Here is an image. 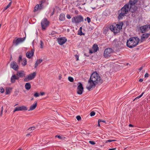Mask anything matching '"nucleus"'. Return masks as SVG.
I'll use <instances>...</instances> for the list:
<instances>
[{
    "instance_id": "c756f323",
    "label": "nucleus",
    "mask_w": 150,
    "mask_h": 150,
    "mask_svg": "<svg viewBox=\"0 0 150 150\" xmlns=\"http://www.w3.org/2000/svg\"><path fill=\"white\" fill-rule=\"evenodd\" d=\"M144 92H143L141 94V95H140V96H138L136 98H135L134 100H134H137V99H139V98H140L143 95V94H144Z\"/></svg>"
},
{
    "instance_id": "a19ab883",
    "label": "nucleus",
    "mask_w": 150,
    "mask_h": 150,
    "mask_svg": "<svg viewBox=\"0 0 150 150\" xmlns=\"http://www.w3.org/2000/svg\"><path fill=\"white\" fill-rule=\"evenodd\" d=\"M116 140H111V139H109V140H107L106 141V143H107L108 142H114V141H116Z\"/></svg>"
},
{
    "instance_id": "412c9836",
    "label": "nucleus",
    "mask_w": 150,
    "mask_h": 150,
    "mask_svg": "<svg viewBox=\"0 0 150 150\" xmlns=\"http://www.w3.org/2000/svg\"><path fill=\"white\" fill-rule=\"evenodd\" d=\"M37 105V104H33L30 106L29 109L28 110V111H30L34 110L36 108Z\"/></svg>"
},
{
    "instance_id": "c9c22d12",
    "label": "nucleus",
    "mask_w": 150,
    "mask_h": 150,
    "mask_svg": "<svg viewBox=\"0 0 150 150\" xmlns=\"http://www.w3.org/2000/svg\"><path fill=\"white\" fill-rule=\"evenodd\" d=\"M56 34V33L55 32L53 31L50 34V35L52 36V37H54L55 36V35Z\"/></svg>"
},
{
    "instance_id": "bb28decb",
    "label": "nucleus",
    "mask_w": 150,
    "mask_h": 150,
    "mask_svg": "<svg viewBox=\"0 0 150 150\" xmlns=\"http://www.w3.org/2000/svg\"><path fill=\"white\" fill-rule=\"evenodd\" d=\"M52 10V12L50 14V16H52L53 15L54 12L55 11V9L54 8H51L50 11H51Z\"/></svg>"
},
{
    "instance_id": "423d86ee",
    "label": "nucleus",
    "mask_w": 150,
    "mask_h": 150,
    "mask_svg": "<svg viewBox=\"0 0 150 150\" xmlns=\"http://www.w3.org/2000/svg\"><path fill=\"white\" fill-rule=\"evenodd\" d=\"M114 52V50L111 48L106 49L104 52V57L106 58H108L111 56V54Z\"/></svg>"
},
{
    "instance_id": "6e6d98bb",
    "label": "nucleus",
    "mask_w": 150,
    "mask_h": 150,
    "mask_svg": "<svg viewBox=\"0 0 150 150\" xmlns=\"http://www.w3.org/2000/svg\"><path fill=\"white\" fill-rule=\"evenodd\" d=\"M143 67H141L139 69V70L140 71L141 70H142V69H143Z\"/></svg>"
},
{
    "instance_id": "ea45409f",
    "label": "nucleus",
    "mask_w": 150,
    "mask_h": 150,
    "mask_svg": "<svg viewBox=\"0 0 150 150\" xmlns=\"http://www.w3.org/2000/svg\"><path fill=\"white\" fill-rule=\"evenodd\" d=\"M0 92L2 93H3L4 92V89L2 87L0 88Z\"/></svg>"
},
{
    "instance_id": "473e14b6",
    "label": "nucleus",
    "mask_w": 150,
    "mask_h": 150,
    "mask_svg": "<svg viewBox=\"0 0 150 150\" xmlns=\"http://www.w3.org/2000/svg\"><path fill=\"white\" fill-rule=\"evenodd\" d=\"M35 127H29L28 130L29 131H31L34 130L35 129Z\"/></svg>"
},
{
    "instance_id": "cd10ccee",
    "label": "nucleus",
    "mask_w": 150,
    "mask_h": 150,
    "mask_svg": "<svg viewBox=\"0 0 150 150\" xmlns=\"http://www.w3.org/2000/svg\"><path fill=\"white\" fill-rule=\"evenodd\" d=\"M23 63H22V64L23 66H25L27 64V60L25 58H23Z\"/></svg>"
},
{
    "instance_id": "3c124183",
    "label": "nucleus",
    "mask_w": 150,
    "mask_h": 150,
    "mask_svg": "<svg viewBox=\"0 0 150 150\" xmlns=\"http://www.w3.org/2000/svg\"><path fill=\"white\" fill-rule=\"evenodd\" d=\"M139 81L140 82H142L143 81V79H140L139 80Z\"/></svg>"
},
{
    "instance_id": "ddd939ff",
    "label": "nucleus",
    "mask_w": 150,
    "mask_h": 150,
    "mask_svg": "<svg viewBox=\"0 0 150 150\" xmlns=\"http://www.w3.org/2000/svg\"><path fill=\"white\" fill-rule=\"evenodd\" d=\"M149 25H146L140 27L139 29L142 33H145L150 28Z\"/></svg>"
},
{
    "instance_id": "f8f14e48",
    "label": "nucleus",
    "mask_w": 150,
    "mask_h": 150,
    "mask_svg": "<svg viewBox=\"0 0 150 150\" xmlns=\"http://www.w3.org/2000/svg\"><path fill=\"white\" fill-rule=\"evenodd\" d=\"M10 67L13 69L15 71H17L19 67L17 63L15 61L12 62L10 64Z\"/></svg>"
},
{
    "instance_id": "bf43d9fd",
    "label": "nucleus",
    "mask_w": 150,
    "mask_h": 150,
    "mask_svg": "<svg viewBox=\"0 0 150 150\" xmlns=\"http://www.w3.org/2000/svg\"><path fill=\"white\" fill-rule=\"evenodd\" d=\"M19 77L17 76L16 75V80H18L19 79Z\"/></svg>"
},
{
    "instance_id": "b1692460",
    "label": "nucleus",
    "mask_w": 150,
    "mask_h": 150,
    "mask_svg": "<svg viewBox=\"0 0 150 150\" xmlns=\"http://www.w3.org/2000/svg\"><path fill=\"white\" fill-rule=\"evenodd\" d=\"M31 85L29 83H26L25 85V88L27 90H29L31 88Z\"/></svg>"
},
{
    "instance_id": "dca6fc26",
    "label": "nucleus",
    "mask_w": 150,
    "mask_h": 150,
    "mask_svg": "<svg viewBox=\"0 0 150 150\" xmlns=\"http://www.w3.org/2000/svg\"><path fill=\"white\" fill-rule=\"evenodd\" d=\"M150 35L149 33L143 34L141 37L140 41L141 42H143L145 40V38H147Z\"/></svg>"
},
{
    "instance_id": "a211bd4d",
    "label": "nucleus",
    "mask_w": 150,
    "mask_h": 150,
    "mask_svg": "<svg viewBox=\"0 0 150 150\" xmlns=\"http://www.w3.org/2000/svg\"><path fill=\"white\" fill-rule=\"evenodd\" d=\"M92 49L93 50V51L90 50V52L91 53L97 52L98 50V47L97 45L95 44H94L93 46Z\"/></svg>"
},
{
    "instance_id": "49530a36",
    "label": "nucleus",
    "mask_w": 150,
    "mask_h": 150,
    "mask_svg": "<svg viewBox=\"0 0 150 150\" xmlns=\"http://www.w3.org/2000/svg\"><path fill=\"white\" fill-rule=\"evenodd\" d=\"M98 121H99V122H105V120H101V119H99Z\"/></svg>"
},
{
    "instance_id": "13d9d810",
    "label": "nucleus",
    "mask_w": 150,
    "mask_h": 150,
    "mask_svg": "<svg viewBox=\"0 0 150 150\" xmlns=\"http://www.w3.org/2000/svg\"><path fill=\"white\" fill-rule=\"evenodd\" d=\"M62 78V76L61 75H59V80H60Z\"/></svg>"
},
{
    "instance_id": "c85d7f7f",
    "label": "nucleus",
    "mask_w": 150,
    "mask_h": 150,
    "mask_svg": "<svg viewBox=\"0 0 150 150\" xmlns=\"http://www.w3.org/2000/svg\"><path fill=\"white\" fill-rule=\"evenodd\" d=\"M78 35H79L81 36L83 35H84V34L83 33L82 31V30H78Z\"/></svg>"
},
{
    "instance_id": "58836bf2",
    "label": "nucleus",
    "mask_w": 150,
    "mask_h": 150,
    "mask_svg": "<svg viewBox=\"0 0 150 150\" xmlns=\"http://www.w3.org/2000/svg\"><path fill=\"white\" fill-rule=\"evenodd\" d=\"M86 20H87L88 22V23H89L91 22V19L89 17H87L85 19V20L86 21Z\"/></svg>"
},
{
    "instance_id": "603ef678",
    "label": "nucleus",
    "mask_w": 150,
    "mask_h": 150,
    "mask_svg": "<svg viewBox=\"0 0 150 150\" xmlns=\"http://www.w3.org/2000/svg\"><path fill=\"white\" fill-rule=\"evenodd\" d=\"M6 94H9V91L7 90H6Z\"/></svg>"
},
{
    "instance_id": "0eeeda50",
    "label": "nucleus",
    "mask_w": 150,
    "mask_h": 150,
    "mask_svg": "<svg viewBox=\"0 0 150 150\" xmlns=\"http://www.w3.org/2000/svg\"><path fill=\"white\" fill-rule=\"evenodd\" d=\"M49 25V22L46 18H43L41 22V25L42 30H45Z\"/></svg>"
},
{
    "instance_id": "9b49d317",
    "label": "nucleus",
    "mask_w": 150,
    "mask_h": 150,
    "mask_svg": "<svg viewBox=\"0 0 150 150\" xmlns=\"http://www.w3.org/2000/svg\"><path fill=\"white\" fill-rule=\"evenodd\" d=\"M28 110V108L26 106H19L15 108V109L13 111V112L14 113L16 111H26Z\"/></svg>"
},
{
    "instance_id": "864d4df0",
    "label": "nucleus",
    "mask_w": 150,
    "mask_h": 150,
    "mask_svg": "<svg viewBox=\"0 0 150 150\" xmlns=\"http://www.w3.org/2000/svg\"><path fill=\"white\" fill-rule=\"evenodd\" d=\"M40 94L41 96H43L45 94V93L44 92H41L40 93Z\"/></svg>"
},
{
    "instance_id": "4be33fe9",
    "label": "nucleus",
    "mask_w": 150,
    "mask_h": 150,
    "mask_svg": "<svg viewBox=\"0 0 150 150\" xmlns=\"http://www.w3.org/2000/svg\"><path fill=\"white\" fill-rule=\"evenodd\" d=\"M41 10V9H40V8L39 5L38 4H37L34 7L33 11L34 12H35Z\"/></svg>"
},
{
    "instance_id": "2f4dec72",
    "label": "nucleus",
    "mask_w": 150,
    "mask_h": 150,
    "mask_svg": "<svg viewBox=\"0 0 150 150\" xmlns=\"http://www.w3.org/2000/svg\"><path fill=\"white\" fill-rule=\"evenodd\" d=\"M68 80L71 82H72L74 81V79L71 76H69L68 78Z\"/></svg>"
},
{
    "instance_id": "aec40b11",
    "label": "nucleus",
    "mask_w": 150,
    "mask_h": 150,
    "mask_svg": "<svg viewBox=\"0 0 150 150\" xmlns=\"http://www.w3.org/2000/svg\"><path fill=\"white\" fill-rule=\"evenodd\" d=\"M42 61V60L41 59H38L35 63L34 68H36L38 66V65L41 63Z\"/></svg>"
},
{
    "instance_id": "de8ad7c7",
    "label": "nucleus",
    "mask_w": 150,
    "mask_h": 150,
    "mask_svg": "<svg viewBox=\"0 0 150 150\" xmlns=\"http://www.w3.org/2000/svg\"><path fill=\"white\" fill-rule=\"evenodd\" d=\"M67 18L69 19H70L71 18V17L70 16V15L69 14H67Z\"/></svg>"
},
{
    "instance_id": "1a4fd4ad",
    "label": "nucleus",
    "mask_w": 150,
    "mask_h": 150,
    "mask_svg": "<svg viewBox=\"0 0 150 150\" xmlns=\"http://www.w3.org/2000/svg\"><path fill=\"white\" fill-rule=\"evenodd\" d=\"M36 76V73L35 72H34L33 73L28 75L27 77L24 79L25 81H28L29 80H30L34 79Z\"/></svg>"
},
{
    "instance_id": "e2e57ef3",
    "label": "nucleus",
    "mask_w": 150,
    "mask_h": 150,
    "mask_svg": "<svg viewBox=\"0 0 150 150\" xmlns=\"http://www.w3.org/2000/svg\"><path fill=\"white\" fill-rule=\"evenodd\" d=\"M129 126L130 127H133V125H132L131 124H129Z\"/></svg>"
},
{
    "instance_id": "20e7f679",
    "label": "nucleus",
    "mask_w": 150,
    "mask_h": 150,
    "mask_svg": "<svg viewBox=\"0 0 150 150\" xmlns=\"http://www.w3.org/2000/svg\"><path fill=\"white\" fill-rule=\"evenodd\" d=\"M123 25L122 23H120L119 24H113L110 26V29L114 33H117L120 32Z\"/></svg>"
},
{
    "instance_id": "09e8293b",
    "label": "nucleus",
    "mask_w": 150,
    "mask_h": 150,
    "mask_svg": "<svg viewBox=\"0 0 150 150\" xmlns=\"http://www.w3.org/2000/svg\"><path fill=\"white\" fill-rule=\"evenodd\" d=\"M45 2L46 1L45 0H42L41 1L40 3L44 4Z\"/></svg>"
},
{
    "instance_id": "338daca9",
    "label": "nucleus",
    "mask_w": 150,
    "mask_h": 150,
    "mask_svg": "<svg viewBox=\"0 0 150 150\" xmlns=\"http://www.w3.org/2000/svg\"><path fill=\"white\" fill-rule=\"evenodd\" d=\"M18 150H22V149L21 148H19Z\"/></svg>"
},
{
    "instance_id": "2eb2a0df",
    "label": "nucleus",
    "mask_w": 150,
    "mask_h": 150,
    "mask_svg": "<svg viewBox=\"0 0 150 150\" xmlns=\"http://www.w3.org/2000/svg\"><path fill=\"white\" fill-rule=\"evenodd\" d=\"M34 50L32 49L30 51L27 52L26 54V56L28 58H31L33 55L34 53Z\"/></svg>"
},
{
    "instance_id": "79ce46f5",
    "label": "nucleus",
    "mask_w": 150,
    "mask_h": 150,
    "mask_svg": "<svg viewBox=\"0 0 150 150\" xmlns=\"http://www.w3.org/2000/svg\"><path fill=\"white\" fill-rule=\"evenodd\" d=\"M90 114L91 116H93L95 115V113L94 112L92 111L90 113Z\"/></svg>"
},
{
    "instance_id": "c03bdc74",
    "label": "nucleus",
    "mask_w": 150,
    "mask_h": 150,
    "mask_svg": "<svg viewBox=\"0 0 150 150\" xmlns=\"http://www.w3.org/2000/svg\"><path fill=\"white\" fill-rule=\"evenodd\" d=\"M75 56L76 59V60L78 61L79 60V55L76 54L75 55Z\"/></svg>"
},
{
    "instance_id": "7c9ffc66",
    "label": "nucleus",
    "mask_w": 150,
    "mask_h": 150,
    "mask_svg": "<svg viewBox=\"0 0 150 150\" xmlns=\"http://www.w3.org/2000/svg\"><path fill=\"white\" fill-rule=\"evenodd\" d=\"M57 137L60 139H64V137L62 135H57Z\"/></svg>"
},
{
    "instance_id": "6ab92c4d",
    "label": "nucleus",
    "mask_w": 150,
    "mask_h": 150,
    "mask_svg": "<svg viewBox=\"0 0 150 150\" xmlns=\"http://www.w3.org/2000/svg\"><path fill=\"white\" fill-rule=\"evenodd\" d=\"M138 1V0H130L129 1L130 6H131L134 8V7H133L132 6L136 4Z\"/></svg>"
},
{
    "instance_id": "774afa93",
    "label": "nucleus",
    "mask_w": 150,
    "mask_h": 150,
    "mask_svg": "<svg viewBox=\"0 0 150 150\" xmlns=\"http://www.w3.org/2000/svg\"><path fill=\"white\" fill-rule=\"evenodd\" d=\"M18 104H16L14 105V106H16V105H18Z\"/></svg>"
},
{
    "instance_id": "393cba45",
    "label": "nucleus",
    "mask_w": 150,
    "mask_h": 150,
    "mask_svg": "<svg viewBox=\"0 0 150 150\" xmlns=\"http://www.w3.org/2000/svg\"><path fill=\"white\" fill-rule=\"evenodd\" d=\"M16 79V75H12L11 78V83H13L15 82Z\"/></svg>"
},
{
    "instance_id": "0e129e2a",
    "label": "nucleus",
    "mask_w": 150,
    "mask_h": 150,
    "mask_svg": "<svg viewBox=\"0 0 150 150\" xmlns=\"http://www.w3.org/2000/svg\"><path fill=\"white\" fill-rule=\"evenodd\" d=\"M82 27H81L79 29V30H82Z\"/></svg>"
},
{
    "instance_id": "f3484780",
    "label": "nucleus",
    "mask_w": 150,
    "mask_h": 150,
    "mask_svg": "<svg viewBox=\"0 0 150 150\" xmlns=\"http://www.w3.org/2000/svg\"><path fill=\"white\" fill-rule=\"evenodd\" d=\"M25 75V72L23 71H18L16 75L19 76L20 78H23L24 76Z\"/></svg>"
},
{
    "instance_id": "680f3d73",
    "label": "nucleus",
    "mask_w": 150,
    "mask_h": 150,
    "mask_svg": "<svg viewBox=\"0 0 150 150\" xmlns=\"http://www.w3.org/2000/svg\"><path fill=\"white\" fill-rule=\"evenodd\" d=\"M30 135V134H28L26 135V136L28 137Z\"/></svg>"
},
{
    "instance_id": "e433bc0d",
    "label": "nucleus",
    "mask_w": 150,
    "mask_h": 150,
    "mask_svg": "<svg viewBox=\"0 0 150 150\" xmlns=\"http://www.w3.org/2000/svg\"><path fill=\"white\" fill-rule=\"evenodd\" d=\"M39 5L41 9H43L44 7V4L41 3Z\"/></svg>"
},
{
    "instance_id": "5701e85b",
    "label": "nucleus",
    "mask_w": 150,
    "mask_h": 150,
    "mask_svg": "<svg viewBox=\"0 0 150 150\" xmlns=\"http://www.w3.org/2000/svg\"><path fill=\"white\" fill-rule=\"evenodd\" d=\"M59 20L60 21H63L65 19V15L63 13H61L59 17Z\"/></svg>"
},
{
    "instance_id": "f257e3e1",
    "label": "nucleus",
    "mask_w": 150,
    "mask_h": 150,
    "mask_svg": "<svg viewBox=\"0 0 150 150\" xmlns=\"http://www.w3.org/2000/svg\"><path fill=\"white\" fill-rule=\"evenodd\" d=\"M103 82V80L100 78L99 74L96 72L93 73L91 76L88 81L89 86L87 87V88L90 91L92 88L96 86V83L101 84Z\"/></svg>"
},
{
    "instance_id": "a878e982",
    "label": "nucleus",
    "mask_w": 150,
    "mask_h": 150,
    "mask_svg": "<svg viewBox=\"0 0 150 150\" xmlns=\"http://www.w3.org/2000/svg\"><path fill=\"white\" fill-rule=\"evenodd\" d=\"M12 3V1H11L9 4L7 6L5 7L4 10V11H5L8 8H9L10 7L11 4Z\"/></svg>"
},
{
    "instance_id": "4c0bfd02",
    "label": "nucleus",
    "mask_w": 150,
    "mask_h": 150,
    "mask_svg": "<svg viewBox=\"0 0 150 150\" xmlns=\"http://www.w3.org/2000/svg\"><path fill=\"white\" fill-rule=\"evenodd\" d=\"M34 96L36 97H39L40 96V94L36 92L34 94Z\"/></svg>"
},
{
    "instance_id": "39448f33",
    "label": "nucleus",
    "mask_w": 150,
    "mask_h": 150,
    "mask_svg": "<svg viewBox=\"0 0 150 150\" xmlns=\"http://www.w3.org/2000/svg\"><path fill=\"white\" fill-rule=\"evenodd\" d=\"M71 21L73 23L79 24L83 21V18L81 15L76 16L72 18Z\"/></svg>"
},
{
    "instance_id": "a18cd8bd",
    "label": "nucleus",
    "mask_w": 150,
    "mask_h": 150,
    "mask_svg": "<svg viewBox=\"0 0 150 150\" xmlns=\"http://www.w3.org/2000/svg\"><path fill=\"white\" fill-rule=\"evenodd\" d=\"M89 142L90 144H92V145H94L96 144V143L92 141H89Z\"/></svg>"
},
{
    "instance_id": "9d476101",
    "label": "nucleus",
    "mask_w": 150,
    "mask_h": 150,
    "mask_svg": "<svg viewBox=\"0 0 150 150\" xmlns=\"http://www.w3.org/2000/svg\"><path fill=\"white\" fill-rule=\"evenodd\" d=\"M83 88L82 84L80 82L78 83V86L77 88V93L78 94L81 95L82 94L83 91Z\"/></svg>"
},
{
    "instance_id": "8fccbe9b",
    "label": "nucleus",
    "mask_w": 150,
    "mask_h": 150,
    "mask_svg": "<svg viewBox=\"0 0 150 150\" xmlns=\"http://www.w3.org/2000/svg\"><path fill=\"white\" fill-rule=\"evenodd\" d=\"M149 76V74L148 73H146L144 75V77L145 78L148 77Z\"/></svg>"
},
{
    "instance_id": "052dcab7",
    "label": "nucleus",
    "mask_w": 150,
    "mask_h": 150,
    "mask_svg": "<svg viewBox=\"0 0 150 150\" xmlns=\"http://www.w3.org/2000/svg\"><path fill=\"white\" fill-rule=\"evenodd\" d=\"M100 122H99V121H98V126L99 127H100Z\"/></svg>"
},
{
    "instance_id": "f03ea898",
    "label": "nucleus",
    "mask_w": 150,
    "mask_h": 150,
    "mask_svg": "<svg viewBox=\"0 0 150 150\" xmlns=\"http://www.w3.org/2000/svg\"><path fill=\"white\" fill-rule=\"evenodd\" d=\"M136 10V8L134 6L133 8L131 6H130L129 4H125L121 9L119 11V15L118 18L119 20L122 19L123 17L126 16V15L129 13V11L132 13L134 12Z\"/></svg>"
},
{
    "instance_id": "5fc2aeb1",
    "label": "nucleus",
    "mask_w": 150,
    "mask_h": 150,
    "mask_svg": "<svg viewBox=\"0 0 150 150\" xmlns=\"http://www.w3.org/2000/svg\"><path fill=\"white\" fill-rule=\"evenodd\" d=\"M3 110H1V113H0V116H2V113H3Z\"/></svg>"
},
{
    "instance_id": "7ed1b4c3",
    "label": "nucleus",
    "mask_w": 150,
    "mask_h": 150,
    "mask_svg": "<svg viewBox=\"0 0 150 150\" xmlns=\"http://www.w3.org/2000/svg\"><path fill=\"white\" fill-rule=\"evenodd\" d=\"M139 41V39L135 37L130 38L127 40L126 44L127 46L130 48H132L136 46Z\"/></svg>"
},
{
    "instance_id": "37998d69",
    "label": "nucleus",
    "mask_w": 150,
    "mask_h": 150,
    "mask_svg": "<svg viewBox=\"0 0 150 150\" xmlns=\"http://www.w3.org/2000/svg\"><path fill=\"white\" fill-rule=\"evenodd\" d=\"M76 118L78 121H80L81 119V118L80 116H77L76 117Z\"/></svg>"
},
{
    "instance_id": "4d7b16f0",
    "label": "nucleus",
    "mask_w": 150,
    "mask_h": 150,
    "mask_svg": "<svg viewBox=\"0 0 150 150\" xmlns=\"http://www.w3.org/2000/svg\"><path fill=\"white\" fill-rule=\"evenodd\" d=\"M116 149V148H112V149H110L108 150H115Z\"/></svg>"
},
{
    "instance_id": "4468645a",
    "label": "nucleus",
    "mask_w": 150,
    "mask_h": 150,
    "mask_svg": "<svg viewBox=\"0 0 150 150\" xmlns=\"http://www.w3.org/2000/svg\"><path fill=\"white\" fill-rule=\"evenodd\" d=\"M57 40L59 44L62 45L64 44L67 41V39L65 37L58 38Z\"/></svg>"
},
{
    "instance_id": "f704fd0d",
    "label": "nucleus",
    "mask_w": 150,
    "mask_h": 150,
    "mask_svg": "<svg viewBox=\"0 0 150 150\" xmlns=\"http://www.w3.org/2000/svg\"><path fill=\"white\" fill-rule=\"evenodd\" d=\"M40 47L41 48H43L44 45V43L42 40L40 41Z\"/></svg>"
},
{
    "instance_id": "72a5a7b5",
    "label": "nucleus",
    "mask_w": 150,
    "mask_h": 150,
    "mask_svg": "<svg viewBox=\"0 0 150 150\" xmlns=\"http://www.w3.org/2000/svg\"><path fill=\"white\" fill-rule=\"evenodd\" d=\"M22 60V57L21 55H20L18 59V63H20L21 61Z\"/></svg>"
},
{
    "instance_id": "69168bd1",
    "label": "nucleus",
    "mask_w": 150,
    "mask_h": 150,
    "mask_svg": "<svg viewBox=\"0 0 150 150\" xmlns=\"http://www.w3.org/2000/svg\"><path fill=\"white\" fill-rule=\"evenodd\" d=\"M3 106H2L1 108V110H3Z\"/></svg>"
},
{
    "instance_id": "6e6552de",
    "label": "nucleus",
    "mask_w": 150,
    "mask_h": 150,
    "mask_svg": "<svg viewBox=\"0 0 150 150\" xmlns=\"http://www.w3.org/2000/svg\"><path fill=\"white\" fill-rule=\"evenodd\" d=\"M16 38L13 41V43L16 46L18 45L19 44L23 42L25 40V38H20L16 39Z\"/></svg>"
}]
</instances>
